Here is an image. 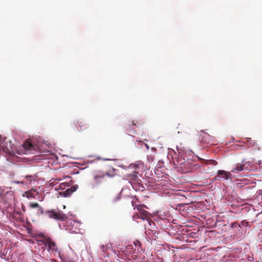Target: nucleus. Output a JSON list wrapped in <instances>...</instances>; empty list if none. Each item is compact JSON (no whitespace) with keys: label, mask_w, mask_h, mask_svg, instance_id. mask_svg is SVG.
<instances>
[{"label":"nucleus","mask_w":262,"mask_h":262,"mask_svg":"<svg viewBox=\"0 0 262 262\" xmlns=\"http://www.w3.org/2000/svg\"><path fill=\"white\" fill-rule=\"evenodd\" d=\"M63 262H75L73 260H65Z\"/></svg>","instance_id":"27"},{"label":"nucleus","mask_w":262,"mask_h":262,"mask_svg":"<svg viewBox=\"0 0 262 262\" xmlns=\"http://www.w3.org/2000/svg\"><path fill=\"white\" fill-rule=\"evenodd\" d=\"M78 124L81 129L82 128H84L87 125V123L85 122V121L82 119H80V120H79L78 121Z\"/></svg>","instance_id":"18"},{"label":"nucleus","mask_w":262,"mask_h":262,"mask_svg":"<svg viewBox=\"0 0 262 262\" xmlns=\"http://www.w3.org/2000/svg\"><path fill=\"white\" fill-rule=\"evenodd\" d=\"M51 219L60 221H64L68 219V215L59 210L51 209L46 213Z\"/></svg>","instance_id":"1"},{"label":"nucleus","mask_w":262,"mask_h":262,"mask_svg":"<svg viewBox=\"0 0 262 262\" xmlns=\"http://www.w3.org/2000/svg\"><path fill=\"white\" fill-rule=\"evenodd\" d=\"M29 206L32 208H38V211H40V213H43L42 208L39 206L37 203H31L30 204Z\"/></svg>","instance_id":"14"},{"label":"nucleus","mask_w":262,"mask_h":262,"mask_svg":"<svg viewBox=\"0 0 262 262\" xmlns=\"http://www.w3.org/2000/svg\"><path fill=\"white\" fill-rule=\"evenodd\" d=\"M0 150H2L4 152L9 153L10 150L5 146L4 144V141L3 140L1 136H0Z\"/></svg>","instance_id":"13"},{"label":"nucleus","mask_w":262,"mask_h":262,"mask_svg":"<svg viewBox=\"0 0 262 262\" xmlns=\"http://www.w3.org/2000/svg\"><path fill=\"white\" fill-rule=\"evenodd\" d=\"M135 208L138 210L141 219L144 221L146 220L150 226H151V223L154 224L150 219L151 216L150 213L144 209V208H147L145 205H137L134 207V209Z\"/></svg>","instance_id":"2"},{"label":"nucleus","mask_w":262,"mask_h":262,"mask_svg":"<svg viewBox=\"0 0 262 262\" xmlns=\"http://www.w3.org/2000/svg\"><path fill=\"white\" fill-rule=\"evenodd\" d=\"M121 199V194L120 193H117L116 194V195L114 197L112 200V201L113 203H116L117 202L120 201Z\"/></svg>","instance_id":"19"},{"label":"nucleus","mask_w":262,"mask_h":262,"mask_svg":"<svg viewBox=\"0 0 262 262\" xmlns=\"http://www.w3.org/2000/svg\"><path fill=\"white\" fill-rule=\"evenodd\" d=\"M179 164L183 173H187L192 169V165L188 161L182 162Z\"/></svg>","instance_id":"7"},{"label":"nucleus","mask_w":262,"mask_h":262,"mask_svg":"<svg viewBox=\"0 0 262 262\" xmlns=\"http://www.w3.org/2000/svg\"><path fill=\"white\" fill-rule=\"evenodd\" d=\"M145 146H146V147L147 148V149H148L149 148V146L147 144H146Z\"/></svg>","instance_id":"29"},{"label":"nucleus","mask_w":262,"mask_h":262,"mask_svg":"<svg viewBox=\"0 0 262 262\" xmlns=\"http://www.w3.org/2000/svg\"><path fill=\"white\" fill-rule=\"evenodd\" d=\"M138 172L134 171L132 173L127 174L126 175V179L129 181H135L138 179Z\"/></svg>","instance_id":"12"},{"label":"nucleus","mask_w":262,"mask_h":262,"mask_svg":"<svg viewBox=\"0 0 262 262\" xmlns=\"http://www.w3.org/2000/svg\"><path fill=\"white\" fill-rule=\"evenodd\" d=\"M69 185L67 183H63L61 184L59 187V188L61 190H64L66 187H68Z\"/></svg>","instance_id":"20"},{"label":"nucleus","mask_w":262,"mask_h":262,"mask_svg":"<svg viewBox=\"0 0 262 262\" xmlns=\"http://www.w3.org/2000/svg\"><path fill=\"white\" fill-rule=\"evenodd\" d=\"M132 205L134 206V203H133V201L132 202Z\"/></svg>","instance_id":"30"},{"label":"nucleus","mask_w":262,"mask_h":262,"mask_svg":"<svg viewBox=\"0 0 262 262\" xmlns=\"http://www.w3.org/2000/svg\"><path fill=\"white\" fill-rule=\"evenodd\" d=\"M73 222L72 221H68L66 223V225H65L66 230L73 232V231H72L73 229Z\"/></svg>","instance_id":"17"},{"label":"nucleus","mask_w":262,"mask_h":262,"mask_svg":"<svg viewBox=\"0 0 262 262\" xmlns=\"http://www.w3.org/2000/svg\"><path fill=\"white\" fill-rule=\"evenodd\" d=\"M24 147L26 149L31 150L33 148V145L30 142L26 141L24 144Z\"/></svg>","instance_id":"16"},{"label":"nucleus","mask_w":262,"mask_h":262,"mask_svg":"<svg viewBox=\"0 0 262 262\" xmlns=\"http://www.w3.org/2000/svg\"><path fill=\"white\" fill-rule=\"evenodd\" d=\"M220 178V175H217L216 177H214L215 180H219V178Z\"/></svg>","instance_id":"25"},{"label":"nucleus","mask_w":262,"mask_h":262,"mask_svg":"<svg viewBox=\"0 0 262 262\" xmlns=\"http://www.w3.org/2000/svg\"><path fill=\"white\" fill-rule=\"evenodd\" d=\"M136 122L139 124V125H142L144 123V121H142V120H140V121H136Z\"/></svg>","instance_id":"22"},{"label":"nucleus","mask_w":262,"mask_h":262,"mask_svg":"<svg viewBox=\"0 0 262 262\" xmlns=\"http://www.w3.org/2000/svg\"><path fill=\"white\" fill-rule=\"evenodd\" d=\"M211 164H213L215 165H217V162L215 161H214V160H211Z\"/></svg>","instance_id":"24"},{"label":"nucleus","mask_w":262,"mask_h":262,"mask_svg":"<svg viewBox=\"0 0 262 262\" xmlns=\"http://www.w3.org/2000/svg\"><path fill=\"white\" fill-rule=\"evenodd\" d=\"M137 243H138V245H139V247H141V243H140V242H139V241H138V242H137Z\"/></svg>","instance_id":"28"},{"label":"nucleus","mask_w":262,"mask_h":262,"mask_svg":"<svg viewBox=\"0 0 262 262\" xmlns=\"http://www.w3.org/2000/svg\"><path fill=\"white\" fill-rule=\"evenodd\" d=\"M37 192L35 189H31L25 193L24 196H26L27 198H34Z\"/></svg>","instance_id":"11"},{"label":"nucleus","mask_w":262,"mask_h":262,"mask_svg":"<svg viewBox=\"0 0 262 262\" xmlns=\"http://www.w3.org/2000/svg\"><path fill=\"white\" fill-rule=\"evenodd\" d=\"M21 181H14V183H15V184H21Z\"/></svg>","instance_id":"26"},{"label":"nucleus","mask_w":262,"mask_h":262,"mask_svg":"<svg viewBox=\"0 0 262 262\" xmlns=\"http://www.w3.org/2000/svg\"><path fill=\"white\" fill-rule=\"evenodd\" d=\"M105 176L110 177L113 176V175H111L108 172L104 173L102 171H98L94 176L95 183L97 184L102 183Z\"/></svg>","instance_id":"4"},{"label":"nucleus","mask_w":262,"mask_h":262,"mask_svg":"<svg viewBox=\"0 0 262 262\" xmlns=\"http://www.w3.org/2000/svg\"><path fill=\"white\" fill-rule=\"evenodd\" d=\"M134 244H135V247H136V248H137V245H136V243H134Z\"/></svg>","instance_id":"31"},{"label":"nucleus","mask_w":262,"mask_h":262,"mask_svg":"<svg viewBox=\"0 0 262 262\" xmlns=\"http://www.w3.org/2000/svg\"><path fill=\"white\" fill-rule=\"evenodd\" d=\"M76 129H77V130H78V128L77 127V126H76Z\"/></svg>","instance_id":"32"},{"label":"nucleus","mask_w":262,"mask_h":262,"mask_svg":"<svg viewBox=\"0 0 262 262\" xmlns=\"http://www.w3.org/2000/svg\"><path fill=\"white\" fill-rule=\"evenodd\" d=\"M22 178H23V179L21 181V184H24L28 186L31 185L32 183H34L35 181V176H33L26 175Z\"/></svg>","instance_id":"6"},{"label":"nucleus","mask_w":262,"mask_h":262,"mask_svg":"<svg viewBox=\"0 0 262 262\" xmlns=\"http://www.w3.org/2000/svg\"><path fill=\"white\" fill-rule=\"evenodd\" d=\"M45 245L47 247H48V250L49 251L54 252L55 254H57L58 256H60V250L57 248L56 243L53 241H52L51 238L48 237L46 239Z\"/></svg>","instance_id":"3"},{"label":"nucleus","mask_w":262,"mask_h":262,"mask_svg":"<svg viewBox=\"0 0 262 262\" xmlns=\"http://www.w3.org/2000/svg\"><path fill=\"white\" fill-rule=\"evenodd\" d=\"M248 165L249 163L248 162H245L243 164L238 163L235 168L231 170V172L237 173L244 170H249L250 168L248 167Z\"/></svg>","instance_id":"5"},{"label":"nucleus","mask_w":262,"mask_h":262,"mask_svg":"<svg viewBox=\"0 0 262 262\" xmlns=\"http://www.w3.org/2000/svg\"><path fill=\"white\" fill-rule=\"evenodd\" d=\"M133 249L132 245H129L126 247V250L128 254L132 255V257L136 258L138 256V253L136 251V249L134 250Z\"/></svg>","instance_id":"9"},{"label":"nucleus","mask_w":262,"mask_h":262,"mask_svg":"<svg viewBox=\"0 0 262 262\" xmlns=\"http://www.w3.org/2000/svg\"><path fill=\"white\" fill-rule=\"evenodd\" d=\"M132 125H135V126H137V124H136V123L135 122V121H133L132 122ZM128 126H130L131 125V124H130V123H128Z\"/></svg>","instance_id":"23"},{"label":"nucleus","mask_w":262,"mask_h":262,"mask_svg":"<svg viewBox=\"0 0 262 262\" xmlns=\"http://www.w3.org/2000/svg\"><path fill=\"white\" fill-rule=\"evenodd\" d=\"M246 143L248 144V147H253L256 144V142L255 140H252L251 138H246Z\"/></svg>","instance_id":"15"},{"label":"nucleus","mask_w":262,"mask_h":262,"mask_svg":"<svg viewBox=\"0 0 262 262\" xmlns=\"http://www.w3.org/2000/svg\"><path fill=\"white\" fill-rule=\"evenodd\" d=\"M77 187H78L77 186L74 185L71 187L70 188H68L66 191L59 192V193L61 195L67 197L70 195L73 192H75Z\"/></svg>","instance_id":"8"},{"label":"nucleus","mask_w":262,"mask_h":262,"mask_svg":"<svg viewBox=\"0 0 262 262\" xmlns=\"http://www.w3.org/2000/svg\"><path fill=\"white\" fill-rule=\"evenodd\" d=\"M133 220H135L136 219H141V216L139 212L138 213H135L133 216Z\"/></svg>","instance_id":"21"},{"label":"nucleus","mask_w":262,"mask_h":262,"mask_svg":"<svg viewBox=\"0 0 262 262\" xmlns=\"http://www.w3.org/2000/svg\"><path fill=\"white\" fill-rule=\"evenodd\" d=\"M218 175L222 176L225 180H228L231 177V172H227L222 170H219L217 171Z\"/></svg>","instance_id":"10"}]
</instances>
